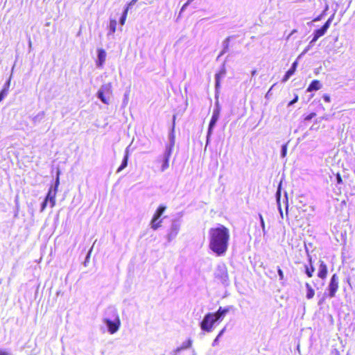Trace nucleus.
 <instances>
[{
	"instance_id": "nucleus-42",
	"label": "nucleus",
	"mask_w": 355,
	"mask_h": 355,
	"mask_svg": "<svg viewBox=\"0 0 355 355\" xmlns=\"http://www.w3.org/2000/svg\"><path fill=\"white\" fill-rule=\"evenodd\" d=\"M48 202L44 199L41 205V211H43L47 206Z\"/></svg>"
},
{
	"instance_id": "nucleus-10",
	"label": "nucleus",
	"mask_w": 355,
	"mask_h": 355,
	"mask_svg": "<svg viewBox=\"0 0 355 355\" xmlns=\"http://www.w3.org/2000/svg\"><path fill=\"white\" fill-rule=\"evenodd\" d=\"M230 306L227 307H219L218 310L215 313H211L214 316L216 322L222 321L225 317L226 314L230 311Z\"/></svg>"
},
{
	"instance_id": "nucleus-9",
	"label": "nucleus",
	"mask_w": 355,
	"mask_h": 355,
	"mask_svg": "<svg viewBox=\"0 0 355 355\" xmlns=\"http://www.w3.org/2000/svg\"><path fill=\"white\" fill-rule=\"evenodd\" d=\"M180 228V221L178 220H173L167 238L170 242L173 240L178 235Z\"/></svg>"
},
{
	"instance_id": "nucleus-4",
	"label": "nucleus",
	"mask_w": 355,
	"mask_h": 355,
	"mask_svg": "<svg viewBox=\"0 0 355 355\" xmlns=\"http://www.w3.org/2000/svg\"><path fill=\"white\" fill-rule=\"evenodd\" d=\"M215 278L219 280L223 284L227 285L229 283V276L227 268L225 263H220L217 266L214 272Z\"/></svg>"
},
{
	"instance_id": "nucleus-39",
	"label": "nucleus",
	"mask_w": 355,
	"mask_h": 355,
	"mask_svg": "<svg viewBox=\"0 0 355 355\" xmlns=\"http://www.w3.org/2000/svg\"><path fill=\"white\" fill-rule=\"evenodd\" d=\"M334 16H335V14L334 13L328 19L327 21L324 23V24H328V28H329L334 18Z\"/></svg>"
},
{
	"instance_id": "nucleus-51",
	"label": "nucleus",
	"mask_w": 355,
	"mask_h": 355,
	"mask_svg": "<svg viewBox=\"0 0 355 355\" xmlns=\"http://www.w3.org/2000/svg\"><path fill=\"white\" fill-rule=\"evenodd\" d=\"M130 146H128L126 148H125V155H128V157H129V152H130Z\"/></svg>"
},
{
	"instance_id": "nucleus-40",
	"label": "nucleus",
	"mask_w": 355,
	"mask_h": 355,
	"mask_svg": "<svg viewBox=\"0 0 355 355\" xmlns=\"http://www.w3.org/2000/svg\"><path fill=\"white\" fill-rule=\"evenodd\" d=\"M298 101V96L297 94L295 95L294 98L288 103V106L293 105L294 103H297Z\"/></svg>"
},
{
	"instance_id": "nucleus-14",
	"label": "nucleus",
	"mask_w": 355,
	"mask_h": 355,
	"mask_svg": "<svg viewBox=\"0 0 355 355\" xmlns=\"http://www.w3.org/2000/svg\"><path fill=\"white\" fill-rule=\"evenodd\" d=\"M220 114V113H219V112L213 111L212 116H211V120L209 121V127H208V128H209V133L211 132H213L214 128L219 119Z\"/></svg>"
},
{
	"instance_id": "nucleus-31",
	"label": "nucleus",
	"mask_w": 355,
	"mask_h": 355,
	"mask_svg": "<svg viewBox=\"0 0 355 355\" xmlns=\"http://www.w3.org/2000/svg\"><path fill=\"white\" fill-rule=\"evenodd\" d=\"M315 42H313V38L311 40V42H309V45L305 48V49L302 51V53H301V55L300 56H302L303 55H304L305 53H306L309 49L314 45Z\"/></svg>"
},
{
	"instance_id": "nucleus-15",
	"label": "nucleus",
	"mask_w": 355,
	"mask_h": 355,
	"mask_svg": "<svg viewBox=\"0 0 355 355\" xmlns=\"http://www.w3.org/2000/svg\"><path fill=\"white\" fill-rule=\"evenodd\" d=\"M97 53L98 60L96 62V64L98 67H101L105 61L106 52L104 49H98Z\"/></svg>"
},
{
	"instance_id": "nucleus-11",
	"label": "nucleus",
	"mask_w": 355,
	"mask_h": 355,
	"mask_svg": "<svg viewBox=\"0 0 355 355\" xmlns=\"http://www.w3.org/2000/svg\"><path fill=\"white\" fill-rule=\"evenodd\" d=\"M175 116L174 115L173 117V127L168 135L169 144H166V148H169L171 150H173V146L175 145V135H174V128H175Z\"/></svg>"
},
{
	"instance_id": "nucleus-24",
	"label": "nucleus",
	"mask_w": 355,
	"mask_h": 355,
	"mask_svg": "<svg viewBox=\"0 0 355 355\" xmlns=\"http://www.w3.org/2000/svg\"><path fill=\"white\" fill-rule=\"evenodd\" d=\"M128 155H124L122 162H121L120 166L117 169V173H119L120 171L123 170L128 166Z\"/></svg>"
},
{
	"instance_id": "nucleus-7",
	"label": "nucleus",
	"mask_w": 355,
	"mask_h": 355,
	"mask_svg": "<svg viewBox=\"0 0 355 355\" xmlns=\"http://www.w3.org/2000/svg\"><path fill=\"white\" fill-rule=\"evenodd\" d=\"M339 278L336 274H334L329 281L327 291L330 298L334 297L338 289Z\"/></svg>"
},
{
	"instance_id": "nucleus-33",
	"label": "nucleus",
	"mask_w": 355,
	"mask_h": 355,
	"mask_svg": "<svg viewBox=\"0 0 355 355\" xmlns=\"http://www.w3.org/2000/svg\"><path fill=\"white\" fill-rule=\"evenodd\" d=\"M60 173V171L58 170L57 171V176H56L55 184H54V186H53V189H56L57 190H58V186L60 184V178H59Z\"/></svg>"
},
{
	"instance_id": "nucleus-44",
	"label": "nucleus",
	"mask_w": 355,
	"mask_h": 355,
	"mask_svg": "<svg viewBox=\"0 0 355 355\" xmlns=\"http://www.w3.org/2000/svg\"><path fill=\"white\" fill-rule=\"evenodd\" d=\"M323 99L327 103H329L331 101L330 96L328 94H324Z\"/></svg>"
},
{
	"instance_id": "nucleus-55",
	"label": "nucleus",
	"mask_w": 355,
	"mask_h": 355,
	"mask_svg": "<svg viewBox=\"0 0 355 355\" xmlns=\"http://www.w3.org/2000/svg\"><path fill=\"white\" fill-rule=\"evenodd\" d=\"M296 32V30H293L292 32H291V35L295 33Z\"/></svg>"
},
{
	"instance_id": "nucleus-12",
	"label": "nucleus",
	"mask_w": 355,
	"mask_h": 355,
	"mask_svg": "<svg viewBox=\"0 0 355 355\" xmlns=\"http://www.w3.org/2000/svg\"><path fill=\"white\" fill-rule=\"evenodd\" d=\"M329 29L328 24H324L321 28L313 32V42H316L320 37L323 36Z\"/></svg>"
},
{
	"instance_id": "nucleus-36",
	"label": "nucleus",
	"mask_w": 355,
	"mask_h": 355,
	"mask_svg": "<svg viewBox=\"0 0 355 355\" xmlns=\"http://www.w3.org/2000/svg\"><path fill=\"white\" fill-rule=\"evenodd\" d=\"M259 219H260L261 226L263 232V234H265L266 233L265 223H264L263 216H262L261 214H259Z\"/></svg>"
},
{
	"instance_id": "nucleus-41",
	"label": "nucleus",
	"mask_w": 355,
	"mask_h": 355,
	"mask_svg": "<svg viewBox=\"0 0 355 355\" xmlns=\"http://www.w3.org/2000/svg\"><path fill=\"white\" fill-rule=\"evenodd\" d=\"M212 132H211L209 133V128H208V130H207V134L206 145H208V144L209 143L210 138H211V135H212Z\"/></svg>"
},
{
	"instance_id": "nucleus-28",
	"label": "nucleus",
	"mask_w": 355,
	"mask_h": 355,
	"mask_svg": "<svg viewBox=\"0 0 355 355\" xmlns=\"http://www.w3.org/2000/svg\"><path fill=\"white\" fill-rule=\"evenodd\" d=\"M276 197H277V202L278 204V209H279L281 217L283 218V211H282L280 202H279L280 201V190L279 189H278V191H277Z\"/></svg>"
},
{
	"instance_id": "nucleus-48",
	"label": "nucleus",
	"mask_w": 355,
	"mask_h": 355,
	"mask_svg": "<svg viewBox=\"0 0 355 355\" xmlns=\"http://www.w3.org/2000/svg\"><path fill=\"white\" fill-rule=\"evenodd\" d=\"M336 180H337V182H338V184L342 183L343 180H342V178H341V176L340 175V174H337V175H336Z\"/></svg>"
},
{
	"instance_id": "nucleus-37",
	"label": "nucleus",
	"mask_w": 355,
	"mask_h": 355,
	"mask_svg": "<svg viewBox=\"0 0 355 355\" xmlns=\"http://www.w3.org/2000/svg\"><path fill=\"white\" fill-rule=\"evenodd\" d=\"M325 14H326V13H325V10H323V11H322V12L320 15H318V17H316L313 20V21L315 22V21H320V20L322 19V17L325 15Z\"/></svg>"
},
{
	"instance_id": "nucleus-54",
	"label": "nucleus",
	"mask_w": 355,
	"mask_h": 355,
	"mask_svg": "<svg viewBox=\"0 0 355 355\" xmlns=\"http://www.w3.org/2000/svg\"><path fill=\"white\" fill-rule=\"evenodd\" d=\"M255 73H256V71H252V76H254V75H255Z\"/></svg>"
},
{
	"instance_id": "nucleus-30",
	"label": "nucleus",
	"mask_w": 355,
	"mask_h": 355,
	"mask_svg": "<svg viewBox=\"0 0 355 355\" xmlns=\"http://www.w3.org/2000/svg\"><path fill=\"white\" fill-rule=\"evenodd\" d=\"M57 191L58 190L56 189H53V186H51L47 193L46 196L53 197L55 198Z\"/></svg>"
},
{
	"instance_id": "nucleus-47",
	"label": "nucleus",
	"mask_w": 355,
	"mask_h": 355,
	"mask_svg": "<svg viewBox=\"0 0 355 355\" xmlns=\"http://www.w3.org/2000/svg\"><path fill=\"white\" fill-rule=\"evenodd\" d=\"M315 116V113H311L310 114H309L306 118H305V120H311L313 117H314Z\"/></svg>"
},
{
	"instance_id": "nucleus-52",
	"label": "nucleus",
	"mask_w": 355,
	"mask_h": 355,
	"mask_svg": "<svg viewBox=\"0 0 355 355\" xmlns=\"http://www.w3.org/2000/svg\"><path fill=\"white\" fill-rule=\"evenodd\" d=\"M10 80H8L6 83L4 85V87L7 88L8 89L9 85H10Z\"/></svg>"
},
{
	"instance_id": "nucleus-5",
	"label": "nucleus",
	"mask_w": 355,
	"mask_h": 355,
	"mask_svg": "<svg viewBox=\"0 0 355 355\" xmlns=\"http://www.w3.org/2000/svg\"><path fill=\"white\" fill-rule=\"evenodd\" d=\"M192 340L188 339L182 343V345L174 351V355H195L191 348Z\"/></svg>"
},
{
	"instance_id": "nucleus-38",
	"label": "nucleus",
	"mask_w": 355,
	"mask_h": 355,
	"mask_svg": "<svg viewBox=\"0 0 355 355\" xmlns=\"http://www.w3.org/2000/svg\"><path fill=\"white\" fill-rule=\"evenodd\" d=\"M277 272L279 277V279L283 280L284 278V272L279 267L277 268Z\"/></svg>"
},
{
	"instance_id": "nucleus-1",
	"label": "nucleus",
	"mask_w": 355,
	"mask_h": 355,
	"mask_svg": "<svg viewBox=\"0 0 355 355\" xmlns=\"http://www.w3.org/2000/svg\"><path fill=\"white\" fill-rule=\"evenodd\" d=\"M209 248L218 257L224 256L228 249L230 231L223 225L211 227L208 232Z\"/></svg>"
},
{
	"instance_id": "nucleus-53",
	"label": "nucleus",
	"mask_w": 355,
	"mask_h": 355,
	"mask_svg": "<svg viewBox=\"0 0 355 355\" xmlns=\"http://www.w3.org/2000/svg\"><path fill=\"white\" fill-rule=\"evenodd\" d=\"M328 9H329V6H328V4H326L325 8H324V10H325V12H327V10Z\"/></svg>"
},
{
	"instance_id": "nucleus-18",
	"label": "nucleus",
	"mask_w": 355,
	"mask_h": 355,
	"mask_svg": "<svg viewBox=\"0 0 355 355\" xmlns=\"http://www.w3.org/2000/svg\"><path fill=\"white\" fill-rule=\"evenodd\" d=\"M310 265H304V272L309 277H311L315 271V268L312 265L311 258H309Z\"/></svg>"
},
{
	"instance_id": "nucleus-2",
	"label": "nucleus",
	"mask_w": 355,
	"mask_h": 355,
	"mask_svg": "<svg viewBox=\"0 0 355 355\" xmlns=\"http://www.w3.org/2000/svg\"><path fill=\"white\" fill-rule=\"evenodd\" d=\"M103 322L107 326L110 334L116 333L121 325L117 310L114 307H108L105 312Z\"/></svg>"
},
{
	"instance_id": "nucleus-58",
	"label": "nucleus",
	"mask_w": 355,
	"mask_h": 355,
	"mask_svg": "<svg viewBox=\"0 0 355 355\" xmlns=\"http://www.w3.org/2000/svg\"><path fill=\"white\" fill-rule=\"evenodd\" d=\"M90 250H92V249ZM89 252H91V251H89ZM89 254H90V252H89V254H87V257L89 256Z\"/></svg>"
},
{
	"instance_id": "nucleus-27",
	"label": "nucleus",
	"mask_w": 355,
	"mask_h": 355,
	"mask_svg": "<svg viewBox=\"0 0 355 355\" xmlns=\"http://www.w3.org/2000/svg\"><path fill=\"white\" fill-rule=\"evenodd\" d=\"M294 73L295 71L290 68L284 76L282 78V82L286 83V81H288V80L291 78V76L294 74Z\"/></svg>"
},
{
	"instance_id": "nucleus-50",
	"label": "nucleus",
	"mask_w": 355,
	"mask_h": 355,
	"mask_svg": "<svg viewBox=\"0 0 355 355\" xmlns=\"http://www.w3.org/2000/svg\"><path fill=\"white\" fill-rule=\"evenodd\" d=\"M219 338H218V336H216V338L214 340V341H213V343H212V345H213V346H216V345H218V340H219Z\"/></svg>"
},
{
	"instance_id": "nucleus-35",
	"label": "nucleus",
	"mask_w": 355,
	"mask_h": 355,
	"mask_svg": "<svg viewBox=\"0 0 355 355\" xmlns=\"http://www.w3.org/2000/svg\"><path fill=\"white\" fill-rule=\"evenodd\" d=\"M287 153V144H284L281 148V156L282 157H285Z\"/></svg>"
},
{
	"instance_id": "nucleus-46",
	"label": "nucleus",
	"mask_w": 355,
	"mask_h": 355,
	"mask_svg": "<svg viewBox=\"0 0 355 355\" xmlns=\"http://www.w3.org/2000/svg\"><path fill=\"white\" fill-rule=\"evenodd\" d=\"M225 330H226V327H225L223 329H222L220 330V331L218 334V336H217L218 338H220L223 335V334L225 333Z\"/></svg>"
},
{
	"instance_id": "nucleus-43",
	"label": "nucleus",
	"mask_w": 355,
	"mask_h": 355,
	"mask_svg": "<svg viewBox=\"0 0 355 355\" xmlns=\"http://www.w3.org/2000/svg\"><path fill=\"white\" fill-rule=\"evenodd\" d=\"M191 3H189V0H187V1L182 6L181 10H180V13L182 12L184 10H185V9L187 8V6L190 4Z\"/></svg>"
},
{
	"instance_id": "nucleus-8",
	"label": "nucleus",
	"mask_w": 355,
	"mask_h": 355,
	"mask_svg": "<svg viewBox=\"0 0 355 355\" xmlns=\"http://www.w3.org/2000/svg\"><path fill=\"white\" fill-rule=\"evenodd\" d=\"M173 150H171L169 148H165V150L163 155L160 157L157 162L162 163L160 171L162 172L165 171L169 167V159L171 157Z\"/></svg>"
},
{
	"instance_id": "nucleus-22",
	"label": "nucleus",
	"mask_w": 355,
	"mask_h": 355,
	"mask_svg": "<svg viewBox=\"0 0 355 355\" xmlns=\"http://www.w3.org/2000/svg\"><path fill=\"white\" fill-rule=\"evenodd\" d=\"M116 21L115 19H111L109 25L108 35H112L115 33L116 28Z\"/></svg>"
},
{
	"instance_id": "nucleus-32",
	"label": "nucleus",
	"mask_w": 355,
	"mask_h": 355,
	"mask_svg": "<svg viewBox=\"0 0 355 355\" xmlns=\"http://www.w3.org/2000/svg\"><path fill=\"white\" fill-rule=\"evenodd\" d=\"M45 200L50 203V207H53L55 205V198L53 197L46 196Z\"/></svg>"
},
{
	"instance_id": "nucleus-3",
	"label": "nucleus",
	"mask_w": 355,
	"mask_h": 355,
	"mask_svg": "<svg viewBox=\"0 0 355 355\" xmlns=\"http://www.w3.org/2000/svg\"><path fill=\"white\" fill-rule=\"evenodd\" d=\"M112 93V84L110 83L103 85L96 93V96L101 101L106 105L110 104V97Z\"/></svg>"
},
{
	"instance_id": "nucleus-25",
	"label": "nucleus",
	"mask_w": 355,
	"mask_h": 355,
	"mask_svg": "<svg viewBox=\"0 0 355 355\" xmlns=\"http://www.w3.org/2000/svg\"><path fill=\"white\" fill-rule=\"evenodd\" d=\"M216 96H215L216 102H215L214 109L213 111L220 113L221 106H220V105L219 103V101H218V92L216 91Z\"/></svg>"
},
{
	"instance_id": "nucleus-13",
	"label": "nucleus",
	"mask_w": 355,
	"mask_h": 355,
	"mask_svg": "<svg viewBox=\"0 0 355 355\" xmlns=\"http://www.w3.org/2000/svg\"><path fill=\"white\" fill-rule=\"evenodd\" d=\"M226 73V70L225 67L223 66L222 69L220 70V71L215 75V88L216 91L218 92V90L220 88V78H223Z\"/></svg>"
},
{
	"instance_id": "nucleus-29",
	"label": "nucleus",
	"mask_w": 355,
	"mask_h": 355,
	"mask_svg": "<svg viewBox=\"0 0 355 355\" xmlns=\"http://www.w3.org/2000/svg\"><path fill=\"white\" fill-rule=\"evenodd\" d=\"M128 11V7H127L125 10L123 12L122 16L120 18L119 22L121 25H123L125 24V21L126 20L127 15Z\"/></svg>"
},
{
	"instance_id": "nucleus-16",
	"label": "nucleus",
	"mask_w": 355,
	"mask_h": 355,
	"mask_svg": "<svg viewBox=\"0 0 355 355\" xmlns=\"http://www.w3.org/2000/svg\"><path fill=\"white\" fill-rule=\"evenodd\" d=\"M327 275V265L324 263V261H321L320 266H319V268H318V277H320L321 279H324V278H326Z\"/></svg>"
},
{
	"instance_id": "nucleus-56",
	"label": "nucleus",
	"mask_w": 355,
	"mask_h": 355,
	"mask_svg": "<svg viewBox=\"0 0 355 355\" xmlns=\"http://www.w3.org/2000/svg\"><path fill=\"white\" fill-rule=\"evenodd\" d=\"M0 355H6V353L0 352Z\"/></svg>"
},
{
	"instance_id": "nucleus-17",
	"label": "nucleus",
	"mask_w": 355,
	"mask_h": 355,
	"mask_svg": "<svg viewBox=\"0 0 355 355\" xmlns=\"http://www.w3.org/2000/svg\"><path fill=\"white\" fill-rule=\"evenodd\" d=\"M322 87V84L318 80H313L309 85L306 92H311L313 91H318Z\"/></svg>"
},
{
	"instance_id": "nucleus-26",
	"label": "nucleus",
	"mask_w": 355,
	"mask_h": 355,
	"mask_svg": "<svg viewBox=\"0 0 355 355\" xmlns=\"http://www.w3.org/2000/svg\"><path fill=\"white\" fill-rule=\"evenodd\" d=\"M162 220H155L154 218H152L150 222V226L151 228L154 230H157L161 226Z\"/></svg>"
},
{
	"instance_id": "nucleus-20",
	"label": "nucleus",
	"mask_w": 355,
	"mask_h": 355,
	"mask_svg": "<svg viewBox=\"0 0 355 355\" xmlns=\"http://www.w3.org/2000/svg\"><path fill=\"white\" fill-rule=\"evenodd\" d=\"M230 41V37H227L223 42V50L220 51V54L218 56V58H219L220 56H222L223 54H225L228 49H229V44Z\"/></svg>"
},
{
	"instance_id": "nucleus-19",
	"label": "nucleus",
	"mask_w": 355,
	"mask_h": 355,
	"mask_svg": "<svg viewBox=\"0 0 355 355\" xmlns=\"http://www.w3.org/2000/svg\"><path fill=\"white\" fill-rule=\"evenodd\" d=\"M166 209V206L162 205H159V207L155 211V212L153 216V218H154L155 220H159V218L162 216V215L165 211Z\"/></svg>"
},
{
	"instance_id": "nucleus-49",
	"label": "nucleus",
	"mask_w": 355,
	"mask_h": 355,
	"mask_svg": "<svg viewBox=\"0 0 355 355\" xmlns=\"http://www.w3.org/2000/svg\"><path fill=\"white\" fill-rule=\"evenodd\" d=\"M137 1V0H132V1L128 3V6H127V7H128V9H129L131 6H132L133 5H135V3H136Z\"/></svg>"
},
{
	"instance_id": "nucleus-23",
	"label": "nucleus",
	"mask_w": 355,
	"mask_h": 355,
	"mask_svg": "<svg viewBox=\"0 0 355 355\" xmlns=\"http://www.w3.org/2000/svg\"><path fill=\"white\" fill-rule=\"evenodd\" d=\"M44 116H45V113L44 111L40 112L37 114H36L33 118V123L35 124L40 123L44 118Z\"/></svg>"
},
{
	"instance_id": "nucleus-34",
	"label": "nucleus",
	"mask_w": 355,
	"mask_h": 355,
	"mask_svg": "<svg viewBox=\"0 0 355 355\" xmlns=\"http://www.w3.org/2000/svg\"><path fill=\"white\" fill-rule=\"evenodd\" d=\"M8 95V89L3 87L0 92V102Z\"/></svg>"
},
{
	"instance_id": "nucleus-21",
	"label": "nucleus",
	"mask_w": 355,
	"mask_h": 355,
	"mask_svg": "<svg viewBox=\"0 0 355 355\" xmlns=\"http://www.w3.org/2000/svg\"><path fill=\"white\" fill-rule=\"evenodd\" d=\"M305 286L306 288V298L309 300L312 299L315 295L314 290L312 288L311 286L309 283H306Z\"/></svg>"
},
{
	"instance_id": "nucleus-6",
	"label": "nucleus",
	"mask_w": 355,
	"mask_h": 355,
	"mask_svg": "<svg viewBox=\"0 0 355 355\" xmlns=\"http://www.w3.org/2000/svg\"><path fill=\"white\" fill-rule=\"evenodd\" d=\"M213 315L211 313H207L200 323L201 329L206 332H211L213 326L216 323Z\"/></svg>"
},
{
	"instance_id": "nucleus-57",
	"label": "nucleus",
	"mask_w": 355,
	"mask_h": 355,
	"mask_svg": "<svg viewBox=\"0 0 355 355\" xmlns=\"http://www.w3.org/2000/svg\"><path fill=\"white\" fill-rule=\"evenodd\" d=\"M194 0H189V3L193 2Z\"/></svg>"
},
{
	"instance_id": "nucleus-45",
	"label": "nucleus",
	"mask_w": 355,
	"mask_h": 355,
	"mask_svg": "<svg viewBox=\"0 0 355 355\" xmlns=\"http://www.w3.org/2000/svg\"><path fill=\"white\" fill-rule=\"evenodd\" d=\"M297 66V61H295V62H294L292 64L291 69H293L294 71H296Z\"/></svg>"
}]
</instances>
